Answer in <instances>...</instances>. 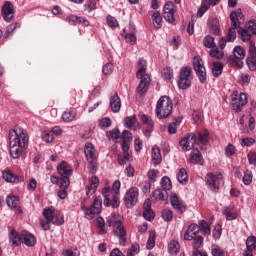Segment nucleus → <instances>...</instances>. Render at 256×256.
<instances>
[{
    "mask_svg": "<svg viewBox=\"0 0 256 256\" xmlns=\"http://www.w3.org/2000/svg\"><path fill=\"white\" fill-rule=\"evenodd\" d=\"M138 71L136 73V77H143L147 75V61L143 58L138 60Z\"/></svg>",
    "mask_w": 256,
    "mask_h": 256,
    "instance_id": "obj_31",
    "label": "nucleus"
},
{
    "mask_svg": "<svg viewBox=\"0 0 256 256\" xmlns=\"http://www.w3.org/2000/svg\"><path fill=\"white\" fill-rule=\"evenodd\" d=\"M10 241L12 245H15V247H19L22 243L21 236L19 235V232L17 230L13 229L10 232Z\"/></svg>",
    "mask_w": 256,
    "mask_h": 256,
    "instance_id": "obj_33",
    "label": "nucleus"
},
{
    "mask_svg": "<svg viewBox=\"0 0 256 256\" xmlns=\"http://www.w3.org/2000/svg\"><path fill=\"white\" fill-rule=\"evenodd\" d=\"M76 117H77V111L76 110H72V109L66 110L62 114V119L66 123H71V121H73Z\"/></svg>",
    "mask_w": 256,
    "mask_h": 256,
    "instance_id": "obj_34",
    "label": "nucleus"
},
{
    "mask_svg": "<svg viewBox=\"0 0 256 256\" xmlns=\"http://www.w3.org/2000/svg\"><path fill=\"white\" fill-rule=\"evenodd\" d=\"M223 73V63L216 61L213 62L212 75L213 77H219Z\"/></svg>",
    "mask_w": 256,
    "mask_h": 256,
    "instance_id": "obj_37",
    "label": "nucleus"
},
{
    "mask_svg": "<svg viewBox=\"0 0 256 256\" xmlns=\"http://www.w3.org/2000/svg\"><path fill=\"white\" fill-rule=\"evenodd\" d=\"M199 235V225L192 223L184 233V241H193L194 237Z\"/></svg>",
    "mask_w": 256,
    "mask_h": 256,
    "instance_id": "obj_20",
    "label": "nucleus"
},
{
    "mask_svg": "<svg viewBox=\"0 0 256 256\" xmlns=\"http://www.w3.org/2000/svg\"><path fill=\"white\" fill-rule=\"evenodd\" d=\"M180 249L181 246L179 245V242L175 240H171L170 243L168 244V251L171 255H177Z\"/></svg>",
    "mask_w": 256,
    "mask_h": 256,
    "instance_id": "obj_39",
    "label": "nucleus"
},
{
    "mask_svg": "<svg viewBox=\"0 0 256 256\" xmlns=\"http://www.w3.org/2000/svg\"><path fill=\"white\" fill-rule=\"evenodd\" d=\"M50 181L53 185H58L60 189H69L71 185V180L67 176H51Z\"/></svg>",
    "mask_w": 256,
    "mask_h": 256,
    "instance_id": "obj_19",
    "label": "nucleus"
},
{
    "mask_svg": "<svg viewBox=\"0 0 256 256\" xmlns=\"http://www.w3.org/2000/svg\"><path fill=\"white\" fill-rule=\"evenodd\" d=\"M193 69L200 83H205L207 81V69H205V64L201 56H195L193 58Z\"/></svg>",
    "mask_w": 256,
    "mask_h": 256,
    "instance_id": "obj_11",
    "label": "nucleus"
},
{
    "mask_svg": "<svg viewBox=\"0 0 256 256\" xmlns=\"http://www.w3.org/2000/svg\"><path fill=\"white\" fill-rule=\"evenodd\" d=\"M238 35L241 36L242 41H250L251 40V33H249V30L245 28H239Z\"/></svg>",
    "mask_w": 256,
    "mask_h": 256,
    "instance_id": "obj_45",
    "label": "nucleus"
},
{
    "mask_svg": "<svg viewBox=\"0 0 256 256\" xmlns=\"http://www.w3.org/2000/svg\"><path fill=\"white\" fill-rule=\"evenodd\" d=\"M119 135H121V131H119V129L117 128L106 132V136L108 137V139H119Z\"/></svg>",
    "mask_w": 256,
    "mask_h": 256,
    "instance_id": "obj_58",
    "label": "nucleus"
},
{
    "mask_svg": "<svg viewBox=\"0 0 256 256\" xmlns=\"http://www.w3.org/2000/svg\"><path fill=\"white\" fill-rule=\"evenodd\" d=\"M162 77H164L166 81H171L173 77V69H171L170 67L164 68L162 70Z\"/></svg>",
    "mask_w": 256,
    "mask_h": 256,
    "instance_id": "obj_54",
    "label": "nucleus"
},
{
    "mask_svg": "<svg viewBox=\"0 0 256 256\" xmlns=\"http://www.w3.org/2000/svg\"><path fill=\"white\" fill-rule=\"evenodd\" d=\"M103 207V202L100 199L95 198L94 202L90 207H85V203L82 202L81 209L85 211V215L90 219H95V215H99L101 213V209Z\"/></svg>",
    "mask_w": 256,
    "mask_h": 256,
    "instance_id": "obj_12",
    "label": "nucleus"
},
{
    "mask_svg": "<svg viewBox=\"0 0 256 256\" xmlns=\"http://www.w3.org/2000/svg\"><path fill=\"white\" fill-rule=\"evenodd\" d=\"M109 227H112V231L115 237H118L120 245L125 247L127 244V229H125V225L121 222V215L114 214L112 218L107 220Z\"/></svg>",
    "mask_w": 256,
    "mask_h": 256,
    "instance_id": "obj_4",
    "label": "nucleus"
},
{
    "mask_svg": "<svg viewBox=\"0 0 256 256\" xmlns=\"http://www.w3.org/2000/svg\"><path fill=\"white\" fill-rule=\"evenodd\" d=\"M152 160L154 165H160L161 161H163V158L161 157V149L157 146L152 148Z\"/></svg>",
    "mask_w": 256,
    "mask_h": 256,
    "instance_id": "obj_32",
    "label": "nucleus"
},
{
    "mask_svg": "<svg viewBox=\"0 0 256 256\" xmlns=\"http://www.w3.org/2000/svg\"><path fill=\"white\" fill-rule=\"evenodd\" d=\"M110 108L113 113H119L121 111V98L117 92L110 97Z\"/></svg>",
    "mask_w": 256,
    "mask_h": 256,
    "instance_id": "obj_25",
    "label": "nucleus"
},
{
    "mask_svg": "<svg viewBox=\"0 0 256 256\" xmlns=\"http://www.w3.org/2000/svg\"><path fill=\"white\" fill-rule=\"evenodd\" d=\"M209 7H211L209 4H206L205 2L202 3L197 12L198 17H203V15L209 11Z\"/></svg>",
    "mask_w": 256,
    "mask_h": 256,
    "instance_id": "obj_63",
    "label": "nucleus"
},
{
    "mask_svg": "<svg viewBox=\"0 0 256 256\" xmlns=\"http://www.w3.org/2000/svg\"><path fill=\"white\" fill-rule=\"evenodd\" d=\"M102 195L104 197L105 207H109V205H111V199L109 198L111 197V188L105 187L104 189H102Z\"/></svg>",
    "mask_w": 256,
    "mask_h": 256,
    "instance_id": "obj_41",
    "label": "nucleus"
},
{
    "mask_svg": "<svg viewBox=\"0 0 256 256\" xmlns=\"http://www.w3.org/2000/svg\"><path fill=\"white\" fill-rule=\"evenodd\" d=\"M170 203L173 209H175L180 214L185 213V211H187V204L179 200V196H177V194L175 193H172L170 195Z\"/></svg>",
    "mask_w": 256,
    "mask_h": 256,
    "instance_id": "obj_16",
    "label": "nucleus"
},
{
    "mask_svg": "<svg viewBox=\"0 0 256 256\" xmlns=\"http://www.w3.org/2000/svg\"><path fill=\"white\" fill-rule=\"evenodd\" d=\"M247 29L252 33V35H256V20H250L247 23Z\"/></svg>",
    "mask_w": 256,
    "mask_h": 256,
    "instance_id": "obj_64",
    "label": "nucleus"
},
{
    "mask_svg": "<svg viewBox=\"0 0 256 256\" xmlns=\"http://www.w3.org/2000/svg\"><path fill=\"white\" fill-rule=\"evenodd\" d=\"M146 247L147 249H153L155 247V231L150 232Z\"/></svg>",
    "mask_w": 256,
    "mask_h": 256,
    "instance_id": "obj_60",
    "label": "nucleus"
},
{
    "mask_svg": "<svg viewBox=\"0 0 256 256\" xmlns=\"http://www.w3.org/2000/svg\"><path fill=\"white\" fill-rule=\"evenodd\" d=\"M203 45L207 49H213L215 47V38L211 35H206L203 39Z\"/></svg>",
    "mask_w": 256,
    "mask_h": 256,
    "instance_id": "obj_40",
    "label": "nucleus"
},
{
    "mask_svg": "<svg viewBox=\"0 0 256 256\" xmlns=\"http://www.w3.org/2000/svg\"><path fill=\"white\" fill-rule=\"evenodd\" d=\"M57 172L61 175V177H71V175H73V169L65 161H62L57 166Z\"/></svg>",
    "mask_w": 256,
    "mask_h": 256,
    "instance_id": "obj_24",
    "label": "nucleus"
},
{
    "mask_svg": "<svg viewBox=\"0 0 256 256\" xmlns=\"http://www.w3.org/2000/svg\"><path fill=\"white\" fill-rule=\"evenodd\" d=\"M232 109L235 113H241L243 107L248 103L247 94L240 93L237 90H234L231 94Z\"/></svg>",
    "mask_w": 256,
    "mask_h": 256,
    "instance_id": "obj_9",
    "label": "nucleus"
},
{
    "mask_svg": "<svg viewBox=\"0 0 256 256\" xmlns=\"http://www.w3.org/2000/svg\"><path fill=\"white\" fill-rule=\"evenodd\" d=\"M177 179L179 183H187L189 176L187 175V169L181 168L178 172Z\"/></svg>",
    "mask_w": 256,
    "mask_h": 256,
    "instance_id": "obj_44",
    "label": "nucleus"
},
{
    "mask_svg": "<svg viewBox=\"0 0 256 256\" xmlns=\"http://www.w3.org/2000/svg\"><path fill=\"white\" fill-rule=\"evenodd\" d=\"M2 16L4 21H7V23L15 19V9L13 7V3L9 1L5 2V4L2 6Z\"/></svg>",
    "mask_w": 256,
    "mask_h": 256,
    "instance_id": "obj_15",
    "label": "nucleus"
},
{
    "mask_svg": "<svg viewBox=\"0 0 256 256\" xmlns=\"http://www.w3.org/2000/svg\"><path fill=\"white\" fill-rule=\"evenodd\" d=\"M106 23L109 27H111V29H115L116 27H119V22L117 21V19L111 15H108L106 17Z\"/></svg>",
    "mask_w": 256,
    "mask_h": 256,
    "instance_id": "obj_48",
    "label": "nucleus"
},
{
    "mask_svg": "<svg viewBox=\"0 0 256 256\" xmlns=\"http://www.w3.org/2000/svg\"><path fill=\"white\" fill-rule=\"evenodd\" d=\"M175 4L173 2H167L163 8V17L168 23H175Z\"/></svg>",
    "mask_w": 256,
    "mask_h": 256,
    "instance_id": "obj_14",
    "label": "nucleus"
},
{
    "mask_svg": "<svg viewBox=\"0 0 256 256\" xmlns=\"http://www.w3.org/2000/svg\"><path fill=\"white\" fill-rule=\"evenodd\" d=\"M6 203L10 209H17V207H19V197L15 195H9L6 198Z\"/></svg>",
    "mask_w": 256,
    "mask_h": 256,
    "instance_id": "obj_35",
    "label": "nucleus"
},
{
    "mask_svg": "<svg viewBox=\"0 0 256 256\" xmlns=\"http://www.w3.org/2000/svg\"><path fill=\"white\" fill-rule=\"evenodd\" d=\"M141 121L144 122L147 125V127H150V128L155 127V123L153 122V119H151V117L145 114L141 115Z\"/></svg>",
    "mask_w": 256,
    "mask_h": 256,
    "instance_id": "obj_61",
    "label": "nucleus"
},
{
    "mask_svg": "<svg viewBox=\"0 0 256 256\" xmlns=\"http://www.w3.org/2000/svg\"><path fill=\"white\" fill-rule=\"evenodd\" d=\"M182 121H183V118L181 117L175 118L174 122L168 125V133H170L171 135H175V133H177V126L181 125Z\"/></svg>",
    "mask_w": 256,
    "mask_h": 256,
    "instance_id": "obj_36",
    "label": "nucleus"
},
{
    "mask_svg": "<svg viewBox=\"0 0 256 256\" xmlns=\"http://www.w3.org/2000/svg\"><path fill=\"white\" fill-rule=\"evenodd\" d=\"M43 217L46 219V221H42V229L44 231H49L51 229V223L52 225H63L65 223V219L63 218V214L59 211H55L53 207L45 208L43 210Z\"/></svg>",
    "mask_w": 256,
    "mask_h": 256,
    "instance_id": "obj_5",
    "label": "nucleus"
},
{
    "mask_svg": "<svg viewBox=\"0 0 256 256\" xmlns=\"http://www.w3.org/2000/svg\"><path fill=\"white\" fill-rule=\"evenodd\" d=\"M21 239H22V243H24L26 247H35L37 243V239L35 238V235L31 234L28 231L21 232Z\"/></svg>",
    "mask_w": 256,
    "mask_h": 256,
    "instance_id": "obj_22",
    "label": "nucleus"
},
{
    "mask_svg": "<svg viewBox=\"0 0 256 256\" xmlns=\"http://www.w3.org/2000/svg\"><path fill=\"white\" fill-rule=\"evenodd\" d=\"M256 248V237L255 236H249L246 240V252H253Z\"/></svg>",
    "mask_w": 256,
    "mask_h": 256,
    "instance_id": "obj_38",
    "label": "nucleus"
},
{
    "mask_svg": "<svg viewBox=\"0 0 256 256\" xmlns=\"http://www.w3.org/2000/svg\"><path fill=\"white\" fill-rule=\"evenodd\" d=\"M211 254L213 256H228L225 250L221 249L219 246H212Z\"/></svg>",
    "mask_w": 256,
    "mask_h": 256,
    "instance_id": "obj_50",
    "label": "nucleus"
},
{
    "mask_svg": "<svg viewBox=\"0 0 256 256\" xmlns=\"http://www.w3.org/2000/svg\"><path fill=\"white\" fill-rule=\"evenodd\" d=\"M123 202L127 209H133L136 203H139V188L132 187L128 189L123 197Z\"/></svg>",
    "mask_w": 256,
    "mask_h": 256,
    "instance_id": "obj_10",
    "label": "nucleus"
},
{
    "mask_svg": "<svg viewBox=\"0 0 256 256\" xmlns=\"http://www.w3.org/2000/svg\"><path fill=\"white\" fill-rule=\"evenodd\" d=\"M168 197L169 194L165 189H156L152 193V198L155 199L156 201H167Z\"/></svg>",
    "mask_w": 256,
    "mask_h": 256,
    "instance_id": "obj_28",
    "label": "nucleus"
},
{
    "mask_svg": "<svg viewBox=\"0 0 256 256\" xmlns=\"http://www.w3.org/2000/svg\"><path fill=\"white\" fill-rule=\"evenodd\" d=\"M122 143H131L133 141V134L129 130H124L122 132Z\"/></svg>",
    "mask_w": 256,
    "mask_h": 256,
    "instance_id": "obj_57",
    "label": "nucleus"
},
{
    "mask_svg": "<svg viewBox=\"0 0 256 256\" xmlns=\"http://www.w3.org/2000/svg\"><path fill=\"white\" fill-rule=\"evenodd\" d=\"M180 145L183 151H191L196 149L195 146L199 145L200 149H207L209 145V130H203L202 132L190 133L186 137L180 140Z\"/></svg>",
    "mask_w": 256,
    "mask_h": 256,
    "instance_id": "obj_2",
    "label": "nucleus"
},
{
    "mask_svg": "<svg viewBox=\"0 0 256 256\" xmlns=\"http://www.w3.org/2000/svg\"><path fill=\"white\" fill-rule=\"evenodd\" d=\"M223 179V174L219 173L214 175L213 173L207 174L206 181L212 191H219V180Z\"/></svg>",
    "mask_w": 256,
    "mask_h": 256,
    "instance_id": "obj_18",
    "label": "nucleus"
},
{
    "mask_svg": "<svg viewBox=\"0 0 256 256\" xmlns=\"http://www.w3.org/2000/svg\"><path fill=\"white\" fill-rule=\"evenodd\" d=\"M193 244V251H199V249H201V247H203V236H196L192 239Z\"/></svg>",
    "mask_w": 256,
    "mask_h": 256,
    "instance_id": "obj_43",
    "label": "nucleus"
},
{
    "mask_svg": "<svg viewBox=\"0 0 256 256\" xmlns=\"http://www.w3.org/2000/svg\"><path fill=\"white\" fill-rule=\"evenodd\" d=\"M210 33H212V35H221V26L219 25V19L217 18H212L210 20Z\"/></svg>",
    "mask_w": 256,
    "mask_h": 256,
    "instance_id": "obj_29",
    "label": "nucleus"
},
{
    "mask_svg": "<svg viewBox=\"0 0 256 256\" xmlns=\"http://www.w3.org/2000/svg\"><path fill=\"white\" fill-rule=\"evenodd\" d=\"M152 23H153L154 29L159 30L163 27V16H161V12L155 11L152 14Z\"/></svg>",
    "mask_w": 256,
    "mask_h": 256,
    "instance_id": "obj_27",
    "label": "nucleus"
},
{
    "mask_svg": "<svg viewBox=\"0 0 256 256\" xmlns=\"http://www.w3.org/2000/svg\"><path fill=\"white\" fill-rule=\"evenodd\" d=\"M210 57H216V59H223V52H219V48L217 45L215 47L210 48Z\"/></svg>",
    "mask_w": 256,
    "mask_h": 256,
    "instance_id": "obj_51",
    "label": "nucleus"
},
{
    "mask_svg": "<svg viewBox=\"0 0 256 256\" xmlns=\"http://www.w3.org/2000/svg\"><path fill=\"white\" fill-rule=\"evenodd\" d=\"M198 229L202 233V235H205L209 237L211 235V225L205 220H200L198 223Z\"/></svg>",
    "mask_w": 256,
    "mask_h": 256,
    "instance_id": "obj_30",
    "label": "nucleus"
},
{
    "mask_svg": "<svg viewBox=\"0 0 256 256\" xmlns=\"http://www.w3.org/2000/svg\"><path fill=\"white\" fill-rule=\"evenodd\" d=\"M161 217L164 221H171L173 219V211L169 210V209H164L161 212Z\"/></svg>",
    "mask_w": 256,
    "mask_h": 256,
    "instance_id": "obj_53",
    "label": "nucleus"
},
{
    "mask_svg": "<svg viewBox=\"0 0 256 256\" xmlns=\"http://www.w3.org/2000/svg\"><path fill=\"white\" fill-rule=\"evenodd\" d=\"M136 121H137L136 116H128L124 120V125H125V127H127V129H131V127H133V125H135Z\"/></svg>",
    "mask_w": 256,
    "mask_h": 256,
    "instance_id": "obj_52",
    "label": "nucleus"
},
{
    "mask_svg": "<svg viewBox=\"0 0 256 256\" xmlns=\"http://www.w3.org/2000/svg\"><path fill=\"white\" fill-rule=\"evenodd\" d=\"M161 187L165 190V191H169L171 190L172 184H171V178L164 176L161 179Z\"/></svg>",
    "mask_w": 256,
    "mask_h": 256,
    "instance_id": "obj_46",
    "label": "nucleus"
},
{
    "mask_svg": "<svg viewBox=\"0 0 256 256\" xmlns=\"http://www.w3.org/2000/svg\"><path fill=\"white\" fill-rule=\"evenodd\" d=\"M137 78L140 79V83L136 88V92L140 95H143V93H147V91H149V85H151V77L149 74H145L144 76Z\"/></svg>",
    "mask_w": 256,
    "mask_h": 256,
    "instance_id": "obj_17",
    "label": "nucleus"
},
{
    "mask_svg": "<svg viewBox=\"0 0 256 256\" xmlns=\"http://www.w3.org/2000/svg\"><path fill=\"white\" fill-rule=\"evenodd\" d=\"M84 153L88 162L89 173H91V175H95V173H97V169H99V166L97 163V154L95 153V146H93V143L87 142L85 144Z\"/></svg>",
    "mask_w": 256,
    "mask_h": 256,
    "instance_id": "obj_7",
    "label": "nucleus"
},
{
    "mask_svg": "<svg viewBox=\"0 0 256 256\" xmlns=\"http://www.w3.org/2000/svg\"><path fill=\"white\" fill-rule=\"evenodd\" d=\"M243 19V12L241 10L232 11L230 13L231 28L228 29L226 37H222L219 41V47L221 50L225 49L227 41L233 43L237 39L236 29H240V22Z\"/></svg>",
    "mask_w": 256,
    "mask_h": 256,
    "instance_id": "obj_3",
    "label": "nucleus"
},
{
    "mask_svg": "<svg viewBox=\"0 0 256 256\" xmlns=\"http://www.w3.org/2000/svg\"><path fill=\"white\" fill-rule=\"evenodd\" d=\"M113 69H115L113 63H106L102 68V73L104 75H111V73H113Z\"/></svg>",
    "mask_w": 256,
    "mask_h": 256,
    "instance_id": "obj_62",
    "label": "nucleus"
},
{
    "mask_svg": "<svg viewBox=\"0 0 256 256\" xmlns=\"http://www.w3.org/2000/svg\"><path fill=\"white\" fill-rule=\"evenodd\" d=\"M143 217L146 221H153L155 219V212L153 209L143 210Z\"/></svg>",
    "mask_w": 256,
    "mask_h": 256,
    "instance_id": "obj_59",
    "label": "nucleus"
},
{
    "mask_svg": "<svg viewBox=\"0 0 256 256\" xmlns=\"http://www.w3.org/2000/svg\"><path fill=\"white\" fill-rule=\"evenodd\" d=\"M140 251V247L138 243H133L130 247V249L127 250L126 256H135L138 255Z\"/></svg>",
    "mask_w": 256,
    "mask_h": 256,
    "instance_id": "obj_47",
    "label": "nucleus"
},
{
    "mask_svg": "<svg viewBox=\"0 0 256 256\" xmlns=\"http://www.w3.org/2000/svg\"><path fill=\"white\" fill-rule=\"evenodd\" d=\"M223 215H225L227 221H233L237 219V213L231 212V209L229 207H223L222 209Z\"/></svg>",
    "mask_w": 256,
    "mask_h": 256,
    "instance_id": "obj_42",
    "label": "nucleus"
},
{
    "mask_svg": "<svg viewBox=\"0 0 256 256\" xmlns=\"http://www.w3.org/2000/svg\"><path fill=\"white\" fill-rule=\"evenodd\" d=\"M248 69L250 71H256V48L255 45H250L249 47V56L246 60Z\"/></svg>",
    "mask_w": 256,
    "mask_h": 256,
    "instance_id": "obj_21",
    "label": "nucleus"
},
{
    "mask_svg": "<svg viewBox=\"0 0 256 256\" xmlns=\"http://www.w3.org/2000/svg\"><path fill=\"white\" fill-rule=\"evenodd\" d=\"M97 223L100 235H106L107 229H105V220L103 219V217H98Z\"/></svg>",
    "mask_w": 256,
    "mask_h": 256,
    "instance_id": "obj_49",
    "label": "nucleus"
},
{
    "mask_svg": "<svg viewBox=\"0 0 256 256\" xmlns=\"http://www.w3.org/2000/svg\"><path fill=\"white\" fill-rule=\"evenodd\" d=\"M194 123H201L203 121V112L201 110H194L192 113Z\"/></svg>",
    "mask_w": 256,
    "mask_h": 256,
    "instance_id": "obj_55",
    "label": "nucleus"
},
{
    "mask_svg": "<svg viewBox=\"0 0 256 256\" xmlns=\"http://www.w3.org/2000/svg\"><path fill=\"white\" fill-rule=\"evenodd\" d=\"M10 157L12 159H25V151L29 147L27 130L16 127L9 131Z\"/></svg>",
    "mask_w": 256,
    "mask_h": 256,
    "instance_id": "obj_1",
    "label": "nucleus"
},
{
    "mask_svg": "<svg viewBox=\"0 0 256 256\" xmlns=\"http://www.w3.org/2000/svg\"><path fill=\"white\" fill-rule=\"evenodd\" d=\"M193 81V69L191 66H184L180 69L178 87L179 89H189Z\"/></svg>",
    "mask_w": 256,
    "mask_h": 256,
    "instance_id": "obj_8",
    "label": "nucleus"
},
{
    "mask_svg": "<svg viewBox=\"0 0 256 256\" xmlns=\"http://www.w3.org/2000/svg\"><path fill=\"white\" fill-rule=\"evenodd\" d=\"M190 163L198 164L200 165L203 164V155H201V151H199V148H194L193 151L190 154Z\"/></svg>",
    "mask_w": 256,
    "mask_h": 256,
    "instance_id": "obj_26",
    "label": "nucleus"
},
{
    "mask_svg": "<svg viewBox=\"0 0 256 256\" xmlns=\"http://www.w3.org/2000/svg\"><path fill=\"white\" fill-rule=\"evenodd\" d=\"M155 113L158 119H168V117H171L173 113V100L167 95L161 96L156 103Z\"/></svg>",
    "mask_w": 256,
    "mask_h": 256,
    "instance_id": "obj_6",
    "label": "nucleus"
},
{
    "mask_svg": "<svg viewBox=\"0 0 256 256\" xmlns=\"http://www.w3.org/2000/svg\"><path fill=\"white\" fill-rule=\"evenodd\" d=\"M243 59H245V49L241 46H236L234 48L233 55L230 56L232 65L241 69L243 67Z\"/></svg>",
    "mask_w": 256,
    "mask_h": 256,
    "instance_id": "obj_13",
    "label": "nucleus"
},
{
    "mask_svg": "<svg viewBox=\"0 0 256 256\" xmlns=\"http://www.w3.org/2000/svg\"><path fill=\"white\" fill-rule=\"evenodd\" d=\"M84 9L88 13H91V11H95V9H97V2L93 0H89L88 2L85 3Z\"/></svg>",
    "mask_w": 256,
    "mask_h": 256,
    "instance_id": "obj_56",
    "label": "nucleus"
},
{
    "mask_svg": "<svg viewBox=\"0 0 256 256\" xmlns=\"http://www.w3.org/2000/svg\"><path fill=\"white\" fill-rule=\"evenodd\" d=\"M3 179L7 183H23V181H25L23 176L14 175L11 170H5L3 172Z\"/></svg>",
    "mask_w": 256,
    "mask_h": 256,
    "instance_id": "obj_23",
    "label": "nucleus"
}]
</instances>
